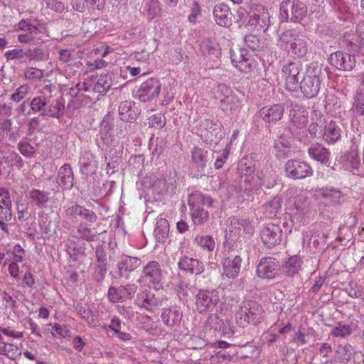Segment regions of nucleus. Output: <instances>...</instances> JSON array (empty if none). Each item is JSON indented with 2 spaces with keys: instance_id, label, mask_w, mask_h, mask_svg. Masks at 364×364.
Here are the masks:
<instances>
[{
  "instance_id": "f257e3e1",
  "label": "nucleus",
  "mask_w": 364,
  "mask_h": 364,
  "mask_svg": "<svg viewBox=\"0 0 364 364\" xmlns=\"http://www.w3.org/2000/svg\"><path fill=\"white\" fill-rule=\"evenodd\" d=\"M213 200L210 196H205L200 192L196 191L189 195L188 204L190 206L191 215L195 225L205 223L209 218V213L204 206L211 207Z\"/></svg>"
},
{
  "instance_id": "f03ea898",
  "label": "nucleus",
  "mask_w": 364,
  "mask_h": 364,
  "mask_svg": "<svg viewBox=\"0 0 364 364\" xmlns=\"http://www.w3.org/2000/svg\"><path fill=\"white\" fill-rule=\"evenodd\" d=\"M264 311L263 307L257 302L252 300L242 302L235 316L237 323L241 326L247 324L257 325L264 318Z\"/></svg>"
},
{
  "instance_id": "7ed1b4c3",
  "label": "nucleus",
  "mask_w": 364,
  "mask_h": 364,
  "mask_svg": "<svg viewBox=\"0 0 364 364\" xmlns=\"http://www.w3.org/2000/svg\"><path fill=\"white\" fill-rule=\"evenodd\" d=\"M321 68L316 65L311 64L306 69L302 80L299 82L300 90L307 98H313L318 94L321 89Z\"/></svg>"
},
{
  "instance_id": "20e7f679",
  "label": "nucleus",
  "mask_w": 364,
  "mask_h": 364,
  "mask_svg": "<svg viewBox=\"0 0 364 364\" xmlns=\"http://www.w3.org/2000/svg\"><path fill=\"white\" fill-rule=\"evenodd\" d=\"M308 7L299 0L283 1L279 6V16L282 22L300 23L307 16Z\"/></svg>"
},
{
  "instance_id": "39448f33",
  "label": "nucleus",
  "mask_w": 364,
  "mask_h": 364,
  "mask_svg": "<svg viewBox=\"0 0 364 364\" xmlns=\"http://www.w3.org/2000/svg\"><path fill=\"white\" fill-rule=\"evenodd\" d=\"M230 59L232 65L242 73H250L256 66V61L245 48H236L230 50Z\"/></svg>"
},
{
  "instance_id": "423d86ee",
  "label": "nucleus",
  "mask_w": 364,
  "mask_h": 364,
  "mask_svg": "<svg viewBox=\"0 0 364 364\" xmlns=\"http://www.w3.org/2000/svg\"><path fill=\"white\" fill-rule=\"evenodd\" d=\"M248 24L257 32H265L270 25L268 10L262 5L252 7L250 13Z\"/></svg>"
},
{
  "instance_id": "0eeeda50",
  "label": "nucleus",
  "mask_w": 364,
  "mask_h": 364,
  "mask_svg": "<svg viewBox=\"0 0 364 364\" xmlns=\"http://www.w3.org/2000/svg\"><path fill=\"white\" fill-rule=\"evenodd\" d=\"M301 64L299 62H291L282 68L283 77L285 79L287 90L291 92L296 91L299 86Z\"/></svg>"
},
{
  "instance_id": "6e6552de",
  "label": "nucleus",
  "mask_w": 364,
  "mask_h": 364,
  "mask_svg": "<svg viewBox=\"0 0 364 364\" xmlns=\"http://www.w3.org/2000/svg\"><path fill=\"white\" fill-rule=\"evenodd\" d=\"M287 176L293 179H303L313 174L312 168L306 162L291 159L285 164Z\"/></svg>"
},
{
  "instance_id": "1a4fd4ad",
  "label": "nucleus",
  "mask_w": 364,
  "mask_h": 364,
  "mask_svg": "<svg viewBox=\"0 0 364 364\" xmlns=\"http://www.w3.org/2000/svg\"><path fill=\"white\" fill-rule=\"evenodd\" d=\"M161 87L159 80L151 77L141 85L136 92L137 97L143 102H150L159 96Z\"/></svg>"
},
{
  "instance_id": "9d476101",
  "label": "nucleus",
  "mask_w": 364,
  "mask_h": 364,
  "mask_svg": "<svg viewBox=\"0 0 364 364\" xmlns=\"http://www.w3.org/2000/svg\"><path fill=\"white\" fill-rule=\"evenodd\" d=\"M281 269L279 262L273 257L262 258L257 266V274L264 279H272Z\"/></svg>"
},
{
  "instance_id": "9b49d317",
  "label": "nucleus",
  "mask_w": 364,
  "mask_h": 364,
  "mask_svg": "<svg viewBox=\"0 0 364 364\" xmlns=\"http://www.w3.org/2000/svg\"><path fill=\"white\" fill-rule=\"evenodd\" d=\"M317 196L331 206L341 205L346 200V195L339 189L333 186L323 187L316 190Z\"/></svg>"
},
{
  "instance_id": "f8f14e48",
  "label": "nucleus",
  "mask_w": 364,
  "mask_h": 364,
  "mask_svg": "<svg viewBox=\"0 0 364 364\" xmlns=\"http://www.w3.org/2000/svg\"><path fill=\"white\" fill-rule=\"evenodd\" d=\"M196 306L200 311L213 310L220 300L218 291L213 290H199L196 295Z\"/></svg>"
},
{
  "instance_id": "ddd939ff",
  "label": "nucleus",
  "mask_w": 364,
  "mask_h": 364,
  "mask_svg": "<svg viewBox=\"0 0 364 364\" xmlns=\"http://www.w3.org/2000/svg\"><path fill=\"white\" fill-rule=\"evenodd\" d=\"M282 237V230L279 225L269 223L260 231V237L264 245L270 248L279 245Z\"/></svg>"
},
{
  "instance_id": "4468645a",
  "label": "nucleus",
  "mask_w": 364,
  "mask_h": 364,
  "mask_svg": "<svg viewBox=\"0 0 364 364\" xmlns=\"http://www.w3.org/2000/svg\"><path fill=\"white\" fill-rule=\"evenodd\" d=\"M329 63L337 69L350 71L355 66L356 60L354 55L341 51H337L330 55Z\"/></svg>"
},
{
  "instance_id": "2eb2a0df",
  "label": "nucleus",
  "mask_w": 364,
  "mask_h": 364,
  "mask_svg": "<svg viewBox=\"0 0 364 364\" xmlns=\"http://www.w3.org/2000/svg\"><path fill=\"white\" fill-rule=\"evenodd\" d=\"M161 318L165 326L174 328L179 326L183 318V311L178 305H171L162 309Z\"/></svg>"
},
{
  "instance_id": "dca6fc26",
  "label": "nucleus",
  "mask_w": 364,
  "mask_h": 364,
  "mask_svg": "<svg viewBox=\"0 0 364 364\" xmlns=\"http://www.w3.org/2000/svg\"><path fill=\"white\" fill-rule=\"evenodd\" d=\"M213 16L218 25L227 28L232 24L235 18L229 6L225 4H219L215 6Z\"/></svg>"
},
{
  "instance_id": "f3484780",
  "label": "nucleus",
  "mask_w": 364,
  "mask_h": 364,
  "mask_svg": "<svg viewBox=\"0 0 364 364\" xmlns=\"http://www.w3.org/2000/svg\"><path fill=\"white\" fill-rule=\"evenodd\" d=\"M284 112V106L276 104L262 107L258 114L266 123H276L282 119Z\"/></svg>"
},
{
  "instance_id": "a211bd4d",
  "label": "nucleus",
  "mask_w": 364,
  "mask_h": 364,
  "mask_svg": "<svg viewBox=\"0 0 364 364\" xmlns=\"http://www.w3.org/2000/svg\"><path fill=\"white\" fill-rule=\"evenodd\" d=\"M178 267L180 270L195 275L200 274L205 269L202 262L186 255L179 259Z\"/></svg>"
},
{
  "instance_id": "6ab92c4d",
  "label": "nucleus",
  "mask_w": 364,
  "mask_h": 364,
  "mask_svg": "<svg viewBox=\"0 0 364 364\" xmlns=\"http://www.w3.org/2000/svg\"><path fill=\"white\" fill-rule=\"evenodd\" d=\"M242 259L239 255L225 257L223 262V276L234 279L238 276L241 268Z\"/></svg>"
},
{
  "instance_id": "aec40b11",
  "label": "nucleus",
  "mask_w": 364,
  "mask_h": 364,
  "mask_svg": "<svg viewBox=\"0 0 364 364\" xmlns=\"http://www.w3.org/2000/svg\"><path fill=\"white\" fill-rule=\"evenodd\" d=\"M120 119L127 122H134L139 114V109L134 102L125 100L122 102L118 108Z\"/></svg>"
},
{
  "instance_id": "412c9836",
  "label": "nucleus",
  "mask_w": 364,
  "mask_h": 364,
  "mask_svg": "<svg viewBox=\"0 0 364 364\" xmlns=\"http://www.w3.org/2000/svg\"><path fill=\"white\" fill-rule=\"evenodd\" d=\"M136 288V286L134 284L121 286L118 289L111 287L108 291V296L112 302L126 300L133 296Z\"/></svg>"
},
{
  "instance_id": "4be33fe9",
  "label": "nucleus",
  "mask_w": 364,
  "mask_h": 364,
  "mask_svg": "<svg viewBox=\"0 0 364 364\" xmlns=\"http://www.w3.org/2000/svg\"><path fill=\"white\" fill-rule=\"evenodd\" d=\"M229 231L234 236H239L244 232L252 234L254 225L247 219L233 217L230 219Z\"/></svg>"
},
{
  "instance_id": "5701e85b",
  "label": "nucleus",
  "mask_w": 364,
  "mask_h": 364,
  "mask_svg": "<svg viewBox=\"0 0 364 364\" xmlns=\"http://www.w3.org/2000/svg\"><path fill=\"white\" fill-rule=\"evenodd\" d=\"M309 156L314 160L322 164L328 166L330 162L331 152L322 144L316 143L312 144L308 149Z\"/></svg>"
},
{
  "instance_id": "b1692460",
  "label": "nucleus",
  "mask_w": 364,
  "mask_h": 364,
  "mask_svg": "<svg viewBox=\"0 0 364 364\" xmlns=\"http://www.w3.org/2000/svg\"><path fill=\"white\" fill-rule=\"evenodd\" d=\"M74 174L69 164L62 166L57 174L56 183L65 189H70L73 186Z\"/></svg>"
},
{
  "instance_id": "393cba45",
  "label": "nucleus",
  "mask_w": 364,
  "mask_h": 364,
  "mask_svg": "<svg viewBox=\"0 0 364 364\" xmlns=\"http://www.w3.org/2000/svg\"><path fill=\"white\" fill-rule=\"evenodd\" d=\"M136 304L141 308L152 311L161 306V300L154 294L143 291L137 295Z\"/></svg>"
},
{
  "instance_id": "a878e982",
  "label": "nucleus",
  "mask_w": 364,
  "mask_h": 364,
  "mask_svg": "<svg viewBox=\"0 0 364 364\" xmlns=\"http://www.w3.org/2000/svg\"><path fill=\"white\" fill-rule=\"evenodd\" d=\"M143 274L147 281L159 284L162 278L161 265L156 261H150L144 267Z\"/></svg>"
},
{
  "instance_id": "bb28decb",
  "label": "nucleus",
  "mask_w": 364,
  "mask_h": 364,
  "mask_svg": "<svg viewBox=\"0 0 364 364\" xmlns=\"http://www.w3.org/2000/svg\"><path fill=\"white\" fill-rule=\"evenodd\" d=\"M355 354V350L353 346L349 343L345 345H339L333 356L335 363L341 364H347Z\"/></svg>"
},
{
  "instance_id": "cd10ccee",
  "label": "nucleus",
  "mask_w": 364,
  "mask_h": 364,
  "mask_svg": "<svg viewBox=\"0 0 364 364\" xmlns=\"http://www.w3.org/2000/svg\"><path fill=\"white\" fill-rule=\"evenodd\" d=\"M141 264V259L138 257L126 256L118 264V270L116 272L115 277H123L125 273L136 269Z\"/></svg>"
},
{
  "instance_id": "c85d7f7f",
  "label": "nucleus",
  "mask_w": 364,
  "mask_h": 364,
  "mask_svg": "<svg viewBox=\"0 0 364 364\" xmlns=\"http://www.w3.org/2000/svg\"><path fill=\"white\" fill-rule=\"evenodd\" d=\"M64 109L65 105L62 98L53 99L51 97L46 112H43V116L60 119L63 115Z\"/></svg>"
},
{
  "instance_id": "c756f323",
  "label": "nucleus",
  "mask_w": 364,
  "mask_h": 364,
  "mask_svg": "<svg viewBox=\"0 0 364 364\" xmlns=\"http://www.w3.org/2000/svg\"><path fill=\"white\" fill-rule=\"evenodd\" d=\"M237 171L241 178L245 177V182H250V178L255 171V161L252 158L247 156L242 158L239 162Z\"/></svg>"
},
{
  "instance_id": "7c9ffc66",
  "label": "nucleus",
  "mask_w": 364,
  "mask_h": 364,
  "mask_svg": "<svg viewBox=\"0 0 364 364\" xmlns=\"http://www.w3.org/2000/svg\"><path fill=\"white\" fill-rule=\"evenodd\" d=\"M49 53L43 45L31 46L26 50V58L29 61L43 62L48 59Z\"/></svg>"
},
{
  "instance_id": "2f4dec72",
  "label": "nucleus",
  "mask_w": 364,
  "mask_h": 364,
  "mask_svg": "<svg viewBox=\"0 0 364 364\" xmlns=\"http://www.w3.org/2000/svg\"><path fill=\"white\" fill-rule=\"evenodd\" d=\"M302 260L297 255L292 256L282 264V272L289 277H294L298 274L301 269Z\"/></svg>"
},
{
  "instance_id": "473e14b6",
  "label": "nucleus",
  "mask_w": 364,
  "mask_h": 364,
  "mask_svg": "<svg viewBox=\"0 0 364 364\" xmlns=\"http://www.w3.org/2000/svg\"><path fill=\"white\" fill-rule=\"evenodd\" d=\"M173 289L181 300H187L193 294V287L184 279L172 284Z\"/></svg>"
},
{
  "instance_id": "72a5a7b5",
  "label": "nucleus",
  "mask_w": 364,
  "mask_h": 364,
  "mask_svg": "<svg viewBox=\"0 0 364 364\" xmlns=\"http://www.w3.org/2000/svg\"><path fill=\"white\" fill-rule=\"evenodd\" d=\"M28 199L37 208H43L49 200V193L33 188L28 193Z\"/></svg>"
},
{
  "instance_id": "f704fd0d",
  "label": "nucleus",
  "mask_w": 364,
  "mask_h": 364,
  "mask_svg": "<svg viewBox=\"0 0 364 364\" xmlns=\"http://www.w3.org/2000/svg\"><path fill=\"white\" fill-rule=\"evenodd\" d=\"M293 107L289 111V117L291 122L297 128L304 127L307 122V116L304 114V111H301V107L295 104H291Z\"/></svg>"
},
{
  "instance_id": "c9c22d12",
  "label": "nucleus",
  "mask_w": 364,
  "mask_h": 364,
  "mask_svg": "<svg viewBox=\"0 0 364 364\" xmlns=\"http://www.w3.org/2000/svg\"><path fill=\"white\" fill-rule=\"evenodd\" d=\"M98 235L99 233L97 232H94L85 223H80L77 226L73 237L87 242H92L97 238Z\"/></svg>"
},
{
  "instance_id": "e433bc0d",
  "label": "nucleus",
  "mask_w": 364,
  "mask_h": 364,
  "mask_svg": "<svg viewBox=\"0 0 364 364\" xmlns=\"http://www.w3.org/2000/svg\"><path fill=\"white\" fill-rule=\"evenodd\" d=\"M341 130L339 126L333 121H331L324 128L323 139L329 142L334 143L341 139Z\"/></svg>"
},
{
  "instance_id": "4c0bfd02",
  "label": "nucleus",
  "mask_w": 364,
  "mask_h": 364,
  "mask_svg": "<svg viewBox=\"0 0 364 364\" xmlns=\"http://www.w3.org/2000/svg\"><path fill=\"white\" fill-rule=\"evenodd\" d=\"M168 232L169 224L168 220L165 218L158 219L154 230L156 241L158 242L164 243L168 239Z\"/></svg>"
},
{
  "instance_id": "58836bf2",
  "label": "nucleus",
  "mask_w": 364,
  "mask_h": 364,
  "mask_svg": "<svg viewBox=\"0 0 364 364\" xmlns=\"http://www.w3.org/2000/svg\"><path fill=\"white\" fill-rule=\"evenodd\" d=\"M288 51L298 58L305 56L308 52L307 41L298 36L291 43Z\"/></svg>"
},
{
  "instance_id": "ea45409f",
  "label": "nucleus",
  "mask_w": 364,
  "mask_h": 364,
  "mask_svg": "<svg viewBox=\"0 0 364 364\" xmlns=\"http://www.w3.org/2000/svg\"><path fill=\"white\" fill-rule=\"evenodd\" d=\"M51 98V95H41L35 97L30 103L31 109L34 112H41V115L43 116V112H46V107L49 104Z\"/></svg>"
},
{
  "instance_id": "a19ab883",
  "label": "nucleus",
  "mask_w": 364,
  "mask_h": 364,
  "mask_svg": "<svg viewBox=\"0 0 364 364\" xmlns=\"http://www.w3.org/2000/svg\"><path fill=\"white\" fill-rule=\"evenodd\" d=\"M112 73L101 75L94 86V91L101 95L106 94L112 85Z\"/></svg>"
},
{
  "instance_id": "79ce46f5",
  "label": "nucleus",
  "mask_w": 364,
  "mask_h": 364,
  "mask_svg": "<svg viewBox=\"0 0 364 364\" xmlns=\"http://www.w3.org/2000/svg\"><path fill=\"white\" fill-rule=\"evenodd\" d=\"M192 161L198 168L203 169L208 161V151L200 148L195 147L191 151Z\"/></svg>"
},
{
  "instance_id": "37998d69",
  "label": "nucleus",
  "mask_w": 364,
  "mask_h": 364,
  "mask_svg": "<svg viewBox=\"0 0 364 364\" xmlns=\"http://www.w3.org/2000/svg\"><path fill=\"white\" fill-rule=\"evenodd\" d=\"M219 105L225 112L237 110L240 107L239 100L233 92L221 100Z\"/></svg>"
},
{
  "instance_id": "c03bdc74",
  "label": "nucleus",
  "mask_w": 364,
  "mask_h": 364,
  "mask_svg": "<svg viewBox=\"0 0 364 364\" xmlns=\"http://www.w3.org/2000/svg\"><path fill=\"white\" fill-rule=\"evenodd\" d=\"M353 332L350 325L342 322L338 323L331 330V334L334 337L346 338Z\"/></svg>"
},
{
  "instance_id": "a18cd8bd",
  "label": "nucleus",
  "mask_w": 364,
  "mask_h": 364,
  "mask_svg": "<svg viewBox=\"0 0 364 364\" xmlns=\"http://www.w3.org/2000/svg\"><path fill=\"white\" fill-rule=\"evenodd\" d=\"M195 242L203 249L209 252L213 251L215 247V240L210 235H197L195 238Z\"/></svg>"
},
{
  "instance_id": "49530a36",
  "label": "nucleus",
  "mask_w": 364,
  "mask_h": 364,
  "mask_svg": "<svg viewBox=\"0 0 364 364\" xmlns=\"http://www.w3.org/2000/svg\"><path fill=\"white\" fill-rule=\"evenodd\" d=\"M18 30L25 32L36 37L41 33L40 29L37 26L32 24L30 21L21 19L17 24Z\"/></svg>"
},
{
  "instance_id": "de8ad7c7",
  "label": "nucleus",
  "mask_w": 364,
  "mask_h": 364,
  "mask_svg": "<svg viewBox=\"0 0 364 364\" xmlns=\"http://www.w3.org/2000/svg\"><path fill=\"white\" fill-rule=\"evenodd\" d=\"M112 127L113 124L111 117L109 114L105 115L100 123V135L101 139L107 143L109 141L108 134Z\"/></svg>"
},
{
  "instance_id": "09e8293b",
  "label": "nucleus",
  "mask_w": 364,
  "mask_h": 364,
  "mask_svg": "<svg viewBox=\"0 0 364 364\" xmlns=\"http://www.w3.org/2000/svg\"><path fill=\"white\" fill-rule=\"evenodd\" d=\"M136 58L137 60H141L143 59V66H134L132 67L130 65L127 66V70L129 72L130 75L132 76H136L141 73V71H144L143 75L146 74V60L148 59V55H143L141 53H137L136 55Z\"/></svg>"
},
{
  "instance_id": "8fccbe9b",
  "label": "nucleus",
  "mask_w": 364,
  "mask_h": 364,
  "mask_svg": "<svg viewBox=\"0 0 364 364\" xmlns=\"http://www.w3.org/2000/svg\"><path fill=\"white\" fill-rule=\"evenodd\" d=\"M353 109L357 114L364 115V93L362 90H358L353 97Z\"/></svg>"
},
{
  "instance_id": "3c124183",
  "label": "nucleus",
  "mask_w": 364,
  "mask_h": 364,
  "mask_svg": "<svg viewBox=\"0 0 364 364\" xmlns=\"http://www.w3.org/2000/svg\"><path fill=\"white\" fill-rule=\"evenodd\" d=\"M298 37L297 31L295 29H288L284 31L279 39V43L281 47L287 46L294 41Z\"/></svg>"
},
{
  "instance_id": "603ef678",
  "label": "nucleus",
  "mask_w": 364,
  "mask_h": 364,
  "mask_svg": "<svg viewBox=\"0 0 364 364\" xmlns=\"http://www.w3.org/2000/svg\"><path fill=\"white\" fill-rule=\"evenodd\" d=\"M282 202L281 196H276L273 197L265 204V210L269 214L277 213L281 209Z\"/></svg>"
},
{
  "instance_id": "864d4df0",
  "label": "nucleus",
  "mask_w": 364,
  "mask_h": 364,
  "mask_svg": "<svg viewBox=\"0 0 364 364\" xmlns=\"http://www.w3.org/2000/svg\"><path fill=\"white\" fill-rule=\"evenodd\" d=\"M217 44L215 41L205 38L203 39L200 44V51L204 55H213L216 52Z\"/></svg>"
},
{
  "instance_id": "5fc2aeb1",
  "label": "nucleus",
  "mask_w": 364,
  "mask_h": 364,
  "mask_svg": "<svg viewBox=\"0 0 364 364\" xmlns=\"http://www.w3.org/2000/svg\"><path fill=\"white\" fill-rule=\"evenodd\" d=\"M12 216L11 201L0 200V219L10 221Z\"/></svg>"
},
{
  "instance_id": "6e6d98bb",
  "label": "nucleus",
  "mask_w": 364,
  "mask_h": 364,
  "mask_svg": "<svg viewBox=\"0 0 364 364\" xmlns=\"http://www.w3.org/2000/svg\"><path fill=\"white\" fill-rule=\"evenodd\" d=\"M89 90L85 82H78L69 89V94L72 98H78L84 95V92Z\"/></svg>"
},
{
  "instance_id": "4d7b16f0",
  "label": "nucleus",
  "mask_w": 364,
  "mask_h": 364,
  "mask_svg": "<svg viewBox=\"0 0 364 364\" xmlns=\"http://www.w3.org/2000/svg\"><path fill=\"white\" fill-rule=\"evenodd\" d=\"M18 149L20 153L26 157H32L35 153L34 147L32 146L26 139H23L18 142Z\"/></svg>"
},
{
  "instance_id": "13d9d810",
  "label": "nucleus",
  "mask_w": 364,
  "mask_h": 364,
  "mask_svg": "<svg viewBox=\"0 0 364 364\" xmlns=\"http://www.w3.org/2000/svg\"><path fill=\"white\" fill-rule=\"evenodd\" d=\"M166 124V118L161 113L155 114L149 118V127L161 129Z\"/></svg>"
},
{
  "instance_id": "bf43d9fd",
  "label": "nucleus",
  "mask_w": 364,
  "mask_h": 364,
  "mask_svg": "<svg viewBox=\"0 0 364 364\" xmlns=\"http://www.w3.org/2000/svg\"><path fill=\"white\" fill-rule=\"evenodd\" d=\"M4 57L7 60H22L26 57V50L15 48L5 52Z\"/></svg>"
},
{
  "instance_id": "052dcab7",
  "label": "nucleus",
  "mask_w": 364,
  "mask_h": 364,
  "mask_svg": "<svg viewBox=\"0 0 364 364\" xmlns=\"http://www.w3.org/2000/svg\"><path fill=\"white\" fill-rule=\"evenodd\" d=\"M86 208L83 206H81L78 204H73L69 208H68L65 210L66 215L70 217H77L80 216L81 218H82Z\"/></svg>"
},
{
  "instance_id": "680f3d73",
  "label": "nucleus",
  "mask_w": 364,
  "mask_h": 364,
  "mask_svg": "<svg viewBox=\"0 0 364 364\" xmlns=\"http://www.w3.org/2000/svg\"><path fill=\"white\" fill-rule=\"evenodd\" d=\"M107 273V263H98L95 268V272L93 273L94 279L97 282H102L105 277Z\"/></svg>"
},
{
  "instance_id": "e2e57ef3",
  "label": "nucleus",
  "mask_w": 364,
  "mask_h": 364,
  "mask_svg": "<svg viewBox=\"0 0 364 364\" xmlns=\"http://www.w3.org/2000/svg\"><path fill=\"white\" fill-rule=\"evenodd\" d=\"M232 93V90L225 84H219L214 92L215 97L219 100Z\"/></svg>"
},
{
  "instance_id": "0e129e2a",
  "label": "nucleus",
  "mask_w": 364,
  "mask_h": 364,
  "mask_svg": "<svg viewBox=\"0 0 364 364\" xmlns=\"http://www.w3.org/2000/svg\"><path fill=\"white\" fill-rule=\"evenodd\" d=\"M30 87L27 85L20 86L16 89V92L11 95V100L15 102H20L28 93Z\"/></svg>"
},
{
  "instance_id": "69168bd1",
  "label": "nucleus",
  "mask_w": 364,
  "mask_h": 364,
  "mask_svg": "<svg viewBox=\"0 0 364 364\" xmlns=\"http://www.w3.org/2000/svg\"><path fill=\"white\" fill-rule=\"evenodd\" d=\"M52 222H49L43 228H42L41 236H37L38 240H42L43 244L46 239H49L55 232V228Z\"/></svg>"
},
{
  "instance_id": "338daca9",
  "label": "nucleus",
  "mask_w": 364,
  "mask_h": 364,
  "mask_svg": "<svg viewBox=\"0 0 364 364\" xmlns=\"http://www.w3.org/2000/svg\"><path fill=\"white\" fill-rule=\"evenodd\" d=\"M348 294L352 298H360L364 294L363 288L355 283H350L346 289Z\"/></svg>"
},
{
  "instance_id": "774afa93",
  "label": "nucleus",
  "mask_w": 364,
  "mask_h": 364,
  "mask_svg": "<svg viewBox=\"0 0 364 364\" xmlns=\"http://www.w3.org/2000/svg\"><path fill=\"white\" fill-rule=\"evenodd\" d=\"M221 320L217 314H211L205 321L206 326L215 331L221 329Z\"/></svg>"
}]
</instances>
